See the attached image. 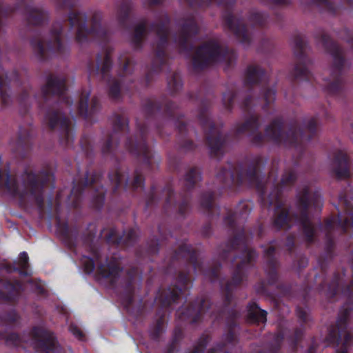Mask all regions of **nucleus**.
I'll return each mask as SVG.
<instances>
[{"mask_svg": "<svg viewBox=\"0 0 353 353\" xmlns=\"http://www.w3.org/2000/svg\"><path fill=\"white\" fill-rule=\"evenodd\" d=\"M6 343L8 345H17L19 341V337L17 334L10 333L6 337H4Z\"/></svg>", "mask_w": 353, "mask_h": 353, "instance_id": "25", "label": "nucleus"}, {"mask_svg": "<svg viewBox=\"0 0 353 353\" xmlns=\"http://www.w3.org/2000/svg\"><path fill=\"white\" fill-rule=\"evenodd\" d=\"M254 320L257 322L264 323L266 321V312L264 310H257L253 314Z\"/></svg>", "mask_w": 353, "mask_h": 353, "instance_id": "22", "label": "nucleus"}, {"mask_svg": "<svg viewBox=\"0 0 353 353\" xmlns=\"http://www.w3.org/2000/svg\"><path fill=\"white\" fill-rule=\"evenodd\" d=\"M0 99L2 101V103H6V97H5V88H4V83L1 79H0Z\"/></svg>", "mask_w": 353, "mask_h": 353, "instance_id": "32", "label": "nucleus"}, {"mask_svg": "<svg viewBox=\"0 0 353 353\" xmlns=\"http://www.w3.org/2000/svg\"><path fill=\"white\" fill-rule=\"evenodd\" d=\"M60 30L59 26L54 27L42 41L34 45V50L41 55H43L48 51H59L61 48Z\"/></svg>", "mask_w": 353, "mask_h": 353, "instance_id": "5", "label": "nucleus"}, {"mask_svg": "<svg viewBox=\"0 0 353 353\" xmlns=\"http://www.w3.org/2000/svg\"><path fill=\"white\" fill-rule=\"evenodd\" d=\"M262 74L263 71L258 66H250L248 68V80L251 83L257 81L259 79V78L262 76Z\"/></svg>", "mask_w": 353, "mask_h": 353, "instance_id": "14", "label": "nucleus"}, {"mask_svg": "<svg viewBox=\"0 0 353 353\" xmlns=\"http://www.w3.org/2000/svg\"><path fill=\"white\" fill-rule=\"evenodd\" d=\"M353 291V289L352 288L351 286H349L347 290V292H352Z\"/></svg>", "mask_w": 353, "mask_h": 353, "instance_id": "39", "label": "nucleus"}, {"mask_svg": "<svg viewBox=\"0 0 353 353\" xmlns=\"http://www.w3.org/2000/svg\"><path fill=\"white\" fill-rule=\"evenodd\" d=\"M265 16L257 11H252L250 12L248 19L247 22L252 25H261L265 21Z\"/></svg>", "mask_w": 353, "mask_h": 353, "instance_id": "15", "label": "nucleus"}, {"mask_svg": "<svg viewBox=\"0 0 353 353\" xmlns=\"http://www.w3.org/2000/svg\"><path fill=\"white\" fill-rule=\"evenodd\" d=\"M65 89V81L63 78L50 77L48 79L46 85L42 88L43 93L46 95L49 94H59Z\"/></svg>", "mask_w": 353, "mask_h": 353, "instance_id": "12", "label": "nucleus"}, {"mask_svg": "<svg viewBox=\"0 0 353 353\" xmlns=\"http://www.w3.org/2000/svg\"><path fill=\"white\" fill-rule=\"evenodd\" d=\"M142 152L144 156H146V151L145 150Z\"/></svg>", "mask_w": 353, "mask_h": 353, "instance_id": "41", "label": "nucleus"}, {"mask_svg": "<svg viewBox=\"0 0 353 353\" xmlns=\"http://www.w3.org/2000/svg\"><path fill=\"white\" fill-rule=\"evenodd\" d=\"M255 125V120L254 119H252L251 121L246 122L245 124L243 125L242 127L239 128L237 130L239 132H242L248 129L254 128Z\"/></svg>", "mask_w": 353, "mask_h": 353, "instance_id": "27", "label": "nucleus"}, {"mask_svg": "<svg viewBox=\"0 0 353 353\" xmlns=\"http://www.w3.org/2000/svg\"><path fill=\"white\" fill-rule=\"evenodd\" d=\"M151 2L152 3H158L160 2V0H152Z\"/></svg>", "mask_w": 353, "mask_h": 353, "instance_id": "40", "label": "nucleus"}, {"mask_svg": "<svg viewBox=\"0 0 353 353\" xmlns=\"http://www.w3.org/2000/svg\"><path fill=\"white\" fill-rule=\"evenodd\" d=\"M21 289L20 283H17L15 285L9 284L6 286V291L9 292L11 295H14V292H18Z\"/></svg>", "mask_w": 353, "mask_h": 353, "instance_id": "28", "label": "nucleus"}, {"mask_svg": "<svg viewBox=\"0 0 353 353\" xmlns=\"http://www.w3.org/2000/svg\"><path fill=\"white\" fill-rule=\"evenodd\" d=\"M142 181H143V179L141 175L136 176V177L134 178V181H133V186L134 188H137V187L140 186L142 183Z\"/></svg>", "mask_w": 353, "mask_h": 353, "instance_id": "33", "label": "nucleus"}, {"mask_svg": "<svg viewBox=\"0 0 353 353\" xmlns=\"http://www.w3.org/2000/svg\"><path fill=\"white\" fill-rule=\"evenodd\" d=\"M274 3H279V4H285L288 3L289 0H272Z\"/></svg>", "mask_w": 353, "mask_h": 353, "instance_id": "36", "label": "nucleus"}, {"mask_svg": "<svg viewBox=\"0 0 353 353\" xmlns=\"http://www.w3.org/2000/svg\"><path fill=\"white\" fill-rule=\"evenodd\" d=\"M334 169L339 179H345L350 176L351 171L348 166L345 152L340 150L336 152L334 160Z\"/></svg>", "mask_w": 353, "mask_h": 353, "instance_id": "11", "label": "nucleus"}, {"mask_svg": "<svg viewBox=\"0 0 353 353\" xmlns=\"http://www.w3.org/2000/svg\"><path fill=\"white\" fill-rule=\"evenodd\" d=\"M97 99H92V102H91V104H90V111H92V110H94L97 105Z\"/></svg>", "mask_w": 353, "mask_h": 353, "instance_id": "35", "label": "nucleus"}, {"mask_svg": "<svg viewBox=\"0 0 353 353\" xmlns=\"http://www.w3.org/2000/svg\"><path fill=\"white\" fill-rule=\"evenodd\" d=\"M350 3H353V0H348Z\"/></svg>", "mask_w": 353, "mask_h": 353, "instance_id": "44", "label": "nucleus"}, {"mask_svg": "<svg viewBox=\"0 0 353 353\" xmlns=\"http://www.w3.org/2000/svg\"><path fill=\"white\" fill-rule=\"evenodd\" d=\"M265 134L270 139L279 143L283 142L285 145L292 144L297 139V133L294 132L287 134L282 132L279 121H274L269 125L265 130Z\"/></svg>", "mask_w": 353, "mask_h": 353, "instance_id": "7", "label": "nucleus"}, {"mask_svg": "<svg viewBox=\"0 0 353 353\" xmlns=\"http://www.w3.org/2000/svg\"><path fill=\"white\" fill-rule=\"evenodd\" d=\"M125 179V176L118 172H115L112 176H110V180L117 186L121 184Z\"/></svg>", "mask_w": 353, "mask_h": 353, "instance_id": "26", "label": "nucleus"}, {"mask_svg": "<svg viewBox=\"0 0 353 353\" xmlns=\"http://www.w3.org/2000/svg\"><path fill=\"white\" fill-rule=\"evenodd\" d=\"M299 205L300 214L299 217H296L300 224L301 225L303 230L309 240L312 239L314 234L313 227L307 216L305 210L310 208L312 205L316 207L319 206L321 202V198L320 196H312L311 194L307 190L304 189L298 195Z\"/></svg>", "mask_w": 353, "mask_h": 353, "instance_id": "2", "label": "nucleus"}, {"mask_svg": "<svg viewBox=\"0 0 353 353\" xmlns=\"http://www.w3.org/2000/svg\"><path fill=\"white\" fill-rule=\"evenodd\" d=\"M225 22L239 42L243 44L250 42L251 34L245 28V19L228 14L225 17Z\"/></svg>", "mask_w": 353, "mask_h": 353, "instance_id": "6", "label": "nucleus"}, {"mask_svg": "<svg viewBox=\"0 0 353 353\" xmlns=\"http://www.w3.org/2000/svg\"><path fill=\"white\" fill-rule=\"evenodd\" d=\"M28 256L26 252H23L20 254L19 261H18V265L22 270H25L28 267ZM26 274V272H24Z\"/></svg>", "mask_w": 353, "mask_h": 353, "instance_id": "21", "label": "nucleus"}, {"mask_svg": "<svg viewBox=\"0 0 353 353\" xmlns=\"http://www.w3.org/2000/svg\"><path fill=\"white\" fill-rule=\"evenodd\" d=\"M6 188L8 192L21 199H36L40 193L41 186L32 173H25L19 176H6Z\"/></svg>", "mask_w": 353, "mask_h": 353, "instance_id": "1", "label": "nucleus"}, {"mask_svg": "<svg viewBox=\"0 0 353 353\" xmlns=\"http://www.w3.org/2000/svg\"><path fill=\"white\" fill-rule=\"evenodd\" d=\"M88 96H89L88 93H83V94H82L81 99H80V101H79V110L80 113L83 115H85L88 113Z\"/></svg>", "mask_w": 353, "mask_h": 353, "instance_id": "19", "label": "nucleus"}, {"mask_svg": "<svg viewBox=\"0 0 353 353\" xmlns=\"http://www.w3.org/2000/svg\"><path fill=\"white\" fill-rule=\"evenodd\" d=\"M248 255H249V259L251 260L254 256V252L253 251H250Z\"/></svg>", "mask_w": 353, "mask_h": 353, "instance_id": "37", "label": "nucleus"}, {"mask_svg": "<svg viewBox=\"0 0 353 353\" xmlns=\"http://www.w3.org/2000/svg\"><path fill=\"white\" fill-rule=\"evenodd\" d=\"M343 336V334L342 333H340L339 334V337L341 338Z\"/></svg>", "mask_w": 353, "mask_h": 353, "instance_id": "43", "label": "nucleus"}, {"mask_svg": "<svg viewBox=\"0 0 353 353\" xmlns=\"http://www.w3.org/2000/svg\"><path fill=\"white\" fill-rule=\"evenodd\" d=\"M296 71L299 75H305L306 74V69H302L301 66H296Z\"/></svg>", "mask_w": 353, "mask_h": 353, "instance_id": "34", "label": "nucleus"}, {"mask_svg": "<svg viewBox=\"0 0 353 353\" xmlns=\"http://www.w3.org/2000/svg\"><path fill=\"white\" fill-rule=\"evenodd\" d=\"M81 263L85 271L87 273L92 272L94 268V262L92 259H90L87 256H83L81 259Z\"/></svg>", "mask_w": 353, "mask_h": 353, "instance_id": "20", "label": "nucleus"}, {"mask_svg": "<svg viewBox=\"0 0 353 353\" xmlns=\"http://www.w3.org/2000/svg\"><path fill=\"white\" fill-rule=\"evenodd\" d=\"M339 199V205L344 208L347 216L339 212L336 219L332 218L326 221L325 228L332 229L339 225L343 230L347 231L353 228V197L350 193H345L341 194Z\"/></svg>", "mask_w": 353, "mask_h": 353, "instance_id": "3", "label": "nucleus"}, {"mask_svg": "<svg viewBox=\"0 0 353 353\" xmlns=\"http://www.w3.org/2000/svg\"><path fill=\"white\" fill-rule=\"evenodd\" d=\"M221 51L215 41H210L199 48L194 53L192 61L194 67L201 68L219 60Z\"/></svg>", "mask_w": 353, "mask_h": 353, "instance_id": "4", "label": "nucleus"}, {"mask_svg": "<svg viewBox=\"0 0 353 353\" xmlns=\"http://www.w3.org/2000/svg\"><path fill=\"white\" fill-rule=\"evenodd\" d=\"M97 272L103 278L110 281H114L117 276L123 274V272L120 270V262L116 257L107 260L105 263H101Z\"/></svg>", "mask_w": 353, "mask_h": 353, "instance_id": "8", "label": "nucleus"}, {"mask_svg": "<svg viewBox=\"0 0 353 353\" xmlns=\"http://www.w3.org/2000/svg\"><path fill=\"white\" fill-rule=\"evenodd\" d=\"M70 330L76 337L79 339H81L83 337L82 332L77 327L71 325Z\"/></svg>", "mask_w": 353, "mask_h": 353, "instance_id": "30", "label": "nucleus"}, {"mask_svg": "<svg viewBox=\"0 0 353 353\" xmlns=\"http://www.w3.org/2000/svg\"><path fill=\"white\" fill-rule=\"evenodd\" d=\"M96 31H97L96 28H93V29L91 30V32H96Z\"/></svg>", "mask_w": 353, "mask_h": 353, "instance_id": "42", "label": "nucleus"}, {"mask_svg": "<svg viewBox=\"0 0 353 353\" xmlns=\"http://www.w3.org/2000/svg\"><path fill=\"white\" fill-rule=\"evenodd\" d=\"M344 61L343 59L342 54L338 49L336 50L334 54V64L337 68H341L343 65Z\"/></svg>", "mask_w": 353, "mask_h": 353, "instance_id": "24", "label": "nucleus"}, {"mask_svg": "<svg viewBox=\"0 0 353 353\" xmlns=\"http://www.w3.org/2000/svg\"><path fill=\"white\" fill-rule=\"evenodd\" d=\"M69 21L71 26L77 30L76 40L80 43L86 41L89 32L85 28L84 14L80 12H72L69 16Z\"/></svg>", "mask_w": 353, "mask_h": 353, "instance_id": "10", "label": "nucleus"}, {"mask_svg": "<svg viewBox=\"0 0 353 353\" xmlns=\"http://www.w3.org/2000/svg\"><path fill=\"white\" fill-rule=\"evenodd\" d=\"M32 343L49 350L52 349L56 345L52 333L42 327H36L33 330Z\"/></svg>", "mask_w": 353, "mask_h": 353, "instance_id": "9", "label": "nucleus"}, {"mask_svg": "<svg viewBox=\"0 0 353 353\" xmlns=\"http://www.w3.org/2000/svg\"><path fill=\"white\" fill-rule=\"evenodd\" d=\"M47 16V12L41 8H34L30 14V21L34 23H39L41 19Z\"/></svg>", "mask_w": 353, "mask_h": 353, "instance_id": "17", "label": "nucleus"}, {"mask_svg": "<svg viewBox=\"0 0 353 353\" xmlns=\"http://www.w3.org/2000/svg\"><path fill=\"white\" fill-rule=\"evenodd\" d=\"M49 125L51 128H54L57 126L60 127L66 130L68 128V121L64 118L59 113H53L48 116Z\"/></svg>", "mask_w": 353, "mask_h": 353, "instance_id": "13", "label": "nucleus"}, {"mask_svg": "<svg viewBox=\"0 0 353 353\" xmlns=\"http://www.w3.org/2000/svg\"><path fill=\"white\" fill-rule=\"evenodd\" d=\"M135 234V232L133 230V231H131L129 232V234H128V237L129 239H132L133 238V235Z\"/></svg>", "mask_w": 353, "mask_h": 353, "instance_id": "38", "label": "nucleus"}, {"mask_svg": "<svg viewBox=\"0 0 353 353\" xmlns=\"http://www.w3.org/2000/svg\"><path fill=\"white\" fill-rule=\"evenodd\" d=\"M111 66V61L109 55L105 54L101 59V60L98 61L97 68L98 72L104 74L106 72L109 70Z\"/></svg>", "mask_w": 353, "mask_h": 353, "instance_id": "18", "label": "nucleus"}, {"mask_svg": "<svg viewBox=\"0 0 353 353\" xmlns=\"http://www.w3.org/2000/svg\"><path fill=\"white\" fill-rule=\"evenodd\" d=\"M145 26L143 24L139 25L134 31V42L138 43L145 32Z\"/></svg>", "mask_w": 353, "mask_h": 353, "instance_id": "23", "label": "nucleus"}, {"mask_svg": "<svg viewBox=\"0 0 353 353\" xmlns=\"http://www.w3.org/2000/svg\"><path fill=\"white\" fill-rule=\"evenodd\" d=\"M120 91V85L117 82H113L110 88V92L113 97H117Z\"/></svg>", "mask_w": 353, "mask_h": 353, "instance_id": "29", "label": "nucleus"}, {"mask_svg": "<svg viewBox=\"0 0 353 353\" xmlns=\"http://www.w3.org/2000/svg\"><path fill=\"white\" fill-rule=\"evenodd\" d=\"M277 216L274 220V225L278 228H283L288 225V212L285 210H278Z\"/></svg>", "mask_w": 353, "mask_h": 353, "instance_id": "16", "label": "nucleus"}, {"mask_svg": "<svg viewBox=\"0 0 353 353\" xmlns=\"http://www.w3.org/2000/svg\"><path fill=\"white\" fill-rule=\"evenodd\" d=\"M210 147L211 148V150L212 152H215L216 150H218L221 145V142L219 140L216 141L214 145L212 143V140L210 138H208V139Z\"/></svg>", "mask_w": 353, "mask_h": 353, "instance_id": "31", "label": "nucleus"}]
</instances>
